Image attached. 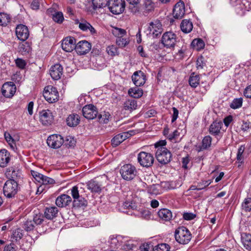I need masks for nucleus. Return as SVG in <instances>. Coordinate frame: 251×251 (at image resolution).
<instances>
[{"label": "nucleus", "instance_id": "nucleus-47", "mask_svg": "<svg viewBox=\"0 0 251 251\" xmlns=\"http://www.w3.org/2000/svg\"><path fill=\"white\" fill-rule=\"evenodd\" d=\"M242 208L246 211H251V198H247L242 203Z\"/></svg>", "mask_w": 251, "mask_h": 251}, {"label": "nucleus", "instance_id": "nucleus-53", "mask_svg": "<svg viewBox=\"0 0 251 251\" xmlns=\"http://www.w3.org/2000/svg\"><path fill=\"white\" fill-rule=\"evenodd\" d=\"M30 173L32 176L35 179V180L38 181V182L40 183L42 178V177H43V175L34 170H31Z\"/></svg>", "mask_w": 251, "mask_h": 251}, {"label": "nucleus", "instance_id": "nucleus-1", "mask_svg": "<svg viewBox=\"0 0 251 251\" xmlns=\"http://www.w3.org/2000/svg\"><path fill=\"white\" fill-rule=\"evenodd\" d=\"M175 237L176 241L181 244H188L192 238L190 231L185 226H180L176 229Z\"/></svg>", "mask_w": 251, "mask_h": 251}, {"label": "nucleus", "instance_id": "nucleus-5", "mask_svg": "<svg viewBox=\"0 0 251 251\" xmlns=\"http://www.w3.org/2000/svg\"><path fill=\"white\" fill-rule=\"evenodd\" d=\"M155 156L157 161L163 165L169 163L172 158L171 152L166 148H160L157 149Z\"/></svg>", "mask_w": 251, "mask_h": 251}, {"label": "nucleus", "instance_id": "nucleus-42", "mask_svg": "<svg viewBox=\"0 0 251 251\" xmlns=\"http://www.w3.org/2000/svg\"><path fill=\"white\" fill-rule=\"evenodd\" d=\"M74 205L77 207H82L87 205V201L82 196H80L77 199L73 201Z\"/></svg>", "mask_w": 251, "mask_h": 251}, {"label": "nucleus", "instance_id": "nucleus-14", "mask_svg": "<svg viewBox=\"0 0 251 251\" xmlns=\"http://www.w3.org/2000/svg\"><path fill=\"white\" fill-rule=\"evenodd\" d=\"M15 32L18 39L25 41L28 38L29 32L27 27L23 24L17 25Z\"/></svg>", "mask_w": 251, "mask_h": 251}, {"label": "nucleus", "instance_id": "nucleus-22", "mask_svg": "<svg viewBox=\"0 0 251 251\" xmlns=\"http://www.w3.org/2000/svg\"><path fill=\"white\" fill-rule=\"evenodd\" d=\"M72 202L71 197L66 194L58 196L55 201L56 205L59 207H65Z\"/></svg>", "mask_w": 251, "mask_h": 251}, {"label": "nucleus", "instance_id": "nucleus-44", "mask_svg": "<svg viewBox=\"0 0 251 251\" xmlns=\"http://www.w3.org/2000/svg\"><path fill=\"white\" fill-rule=\"evenodd\" d=\"M53 20L58 24H61L64 21L63 14L61 12H55L52 14Z\"/></svg>", "mask_w": 251, "mask_h": 251}, {"label": "nucleus", "instance_id": "nucleus-6", "mask_svg": "<svg viewBox=\"0 0 251 251\" xmlns=\"http://www.w3.org/2000/svg\"><path fill=\"white\" fill-rule=\"evenodd\" d=\"M137 160L141 166L146 168L151 167L154 160L152 154L145 151H141L138 153Z\"/></svg>", "mask_w": 251, "mask_h": 251}, {"label": "nucleus", "instance_id": "nucleus-30", "mask_svg": "<svg viewBox=\"0 0 251 251\" xmlns=\"http://www.w3.org/2000/svg\"><path fill=\"white\" fill-rule=\"evenodd\" d=\"M122 238L120 235H111L109 242L112 248H118L122 244Z\"/></svg>", "mask_w": 251, "mask_h": 251}, {"label": "nucleus", "instance_id": "nucleus-39", "mask_svg": "<svg viewBox=\"0 0 251 251\" xmlns=\"http://www.w3.org/2000/svg\"><path fill=\"white\" fill-rule=\"evenodd\" d=\"M10 21L9 15L5 13H0V25L6 26Z\"/></svg>", "mask_w": 251, "mask_h": 251}, {"label": "nucleus", "instance_id": "nucleus-12", "mask_svg": "<svg viewBox=\"0 0 251 251\" xmlns=\"http://www.w3.org/2000/svg\"><path fill=\"white\" fill-rule=\"evenodd\" d=\"M16 91V87L12 82L4 83L1 88L2 94L6 98L12 97Z\"/></svg>", "mask_w": 251, "mask_h": 251}, {"label": "nucleus", "instance_id": "nucleus-43", "mask_svg": "<svg viewBox=\"0 0 251 251\" xmlns=\"http://www.w3.org/2000/svg\"><path fill=\"white\" fill-rule=\"evenodd\" d=\"M243 103V99L241 98L234 99L230 104V107L234 109L241 107Z\"/></svg>", "mask_w": 251, "mask_h": 251}, {"label": "nucleus", "instance_id": "nucleus-31", "mask_svg": "<svg viewBox=\"0 0 251 251\" xmlns=\"http://www.w3.org/2000/svg\"><path fill=\"white\" fill-rule=\"evenodd\" d=\"M193 27V24L189 20L184 19L182 21L180 28L183 32L188 33L192 30Z\"/></svg>", "mask_w": 251, "mask_h": 251}, {"label": "nucleus", "instance_id": "nucleus-18", "mask_svg": "<svg viewBox=\"0 0 251 251\" xmlns=\"http://www.w3.org/2000/svg\"><path fill=\"white\" fill-rule=\"evenodd\" d=\"M75 40L74 37H67L63 40L62 48L66 52H71L75 49Z\"/></svg>", "mask_w": 251, "mask_h": 251}, {"label": "nucleus", "instance_id": "nucleus-59", "mask_svg": "<svg viewBox=\"0 0 251 251\" xmlns=\"http://www.w3.org/2000/svg\"><path fill=\"white\" fill-rule=\"evenodd\" d=\"M251 128V123L248 121H243L241 129L243 131H247Z\"/></svg>", "mask_w": 251, "mask_h": 251}, {"label": "nucleus", "instance_id": "nucleus-50", "mask_svg": "<svg viewBox=\"0 0 251 251\" xmlns=\"http://www.w3.org/2000/svg\"><path fill=\"white\" fill-rule=\"evenodd\" d=\"M128 9L129 11L133 14L139 13V7L138 6V3H129Z\"/></svg>", "mask_w": 251, "mask_h": 251}, {"label": "nucleus", "instance_id": "nucleus-57", "mask_svg": "<svg viewBox=\"0 0 251 251\" xmlns=\"http://www.w3.org/2000/svg\"><path fill=\"white\" fill-rule=\"evenodd\" d=\"M245 150V147L244 146H240L238 150L237 154V159L239 161H242L243 160V153Z\"/></svg>", "mask_w": 251, "mask_h": 251}, {"label": "nucleus", "instance_id": "nucleus-29", "mask_svg": "<svg viewBox=\"0 0 251 251\" xmlns=\"http://www.w3.org/2000/svg\"><path fill=\"white\" fill-rule=\"evenodd\" d=\"M79 122L80 118L77 114H70L66 119L67 125L70 127L76 126Z\"/></svg>", "mask_w": 251, "mask_h": 251}, {"label": "nucleus", "instance_id": "nucleus-64", "mask_svg": "<svg viewBox=\"0 0 251 251\" xmlns=\"http://www.w3.org/2000/svg\"><path fill=\"white\" fill-rule=\"evenodd\" d=\"M244 95L248 98H251V85L247 86L244 90Z\"/></svg>", "mask_w": 251, "mask_h": 251}, {"label": "nucleus", "instance_id": "nucleus-54", "mask_svg": "<svg viewBox=\"0 0 251 251\" xmlns=\"http://www.w3.org/2000/svg\"><path fill=\"white\" fill-rule=\"evenodd\" d=\"M79 185L75 186L71 189V195L74 199V200L77 199L79 196V191H78Z\"/></svg>", "mask_w": 251, "mask_h": 251}, {"label": "nucleus", "instance_id": "nucleus-8", "mask_svg": "<svg viewBox=\"0 0 251 251\" xmlns=\"http://www.w3.org/2000/svg\"><path fill=\"white\" fill-rule=\"evenodd\" d=\"M43 96L50 103H53L58 100L59 97L58 91L55 87L48 86L44 89Z\"/></svg>", "mask_w": 251, "mask_h": 251}, {"label": "nucleus", "instance_id": "nucleus-45", "mask_svg": "<svg viewBox=\"0 0 251 251\" xmlns=\"http://www.w3.org/2000/svg\"><path fill=\"white\" fill-rule=\"evenodd\" d=\"M20 51L22 53H29L31 50L30 44L27 42H25L19 45Z\"/></svg>", "mask_w": 251, "mask_h": 251}, {"label": "nucleus", "instance_id": "nucleus-61", "mask_svg": "<svg viewBox=\"0 0 251 251\" xmlns=\"http://www.w3.org/2000/svg\"><path fill=\"white\" fill-rule=\"evenodd\" d=\"M169 245L166 244H161L158 245L156 248L157 251H168Z\"/></svg>", "mask_w": 251, "mask_h": 251}, {"label": "nucleus", "instance_id": "nucleus-52", "mask_svg": "<svg viewBox=\"0 0 251 251\" xmlns=\"http://www.w3.org/2000/svg\"><path fill=\"white\" fill-rule=\"evenodd\" d=\"M34 225L33 220H27L24 224V228L26 231H30L34 228Z\"/></svg>", "mask_w": 251, "mask_h": 251}, {"label": "nucleus", "instance_id": "nucleus-48", "mask_svg": "<svg viewBox=\"0 0 251 251\" xmlns=\"http://www.w3.org/2000/svg\"><path fill=\"white\" fill-rule=\"evenodd\" d=\"M112 33L115 36L119 38L122 37L124 35H125L126 33V31L123 29L116 27L114 28L112 30Z\"/></svg>", "mask_w": 251, "mask_h": 251}, {"label": "nucleus", "instance_id": "nucleus-15", "mask_svg": "<svg viewBox=\"0 0 251 251\" xmlns=\"http://www.w3.org/2000/svg\"><path fill=\"white\" fill-rule=\"evenodd\" d=\"M75 23L76 25H78L79 28L82 31L88 32L89 31L92 35H95L97 34V31L91 25L84 19H81L79 21L76 19L75 21Z\"/></svg>", "mask_w": 251, "mask_h": 251}, {"label": "nucleus", "instance_id": "nucleus-56", "mask_svg": "<svg viewBox=\"0 0 251 251\" xmlns=\"http://www.w3.org/2000/svg\"><path fill=\"white\" fill-rule=\"evenodd\" d=\"M197 68L198 69H202L205 66V63L204 61V58L202 56L199 57L196 62Z\"/></svg>", "mask_w": 251, "mask_h": 251}, {"label": "nucleus", "instance_id": "nucleus-7", "mask_svg": "<svg viewBox=\"0 0 251 251\" xmlns=\"http://www.w3.org/2000/svg\"><path fill=\"white\" fill-rule=\"evenodd\" d=\"M107 6L111 13L118 15L124 12L125 1L124 0H109Z\"/></svg>", "mask_w": 251, "mask_h": 251}, {"label": "nucleus", "instance_id": "nucleus-41", "mask_svg": "<svg viewBox=\"0 0 251 251\" xmlns=\"http://www.w3.org/2000/svg\"><path fill=\"white\" fill-rule=\"evenodd\" d=\"M109 0H92L94 8H100L105 7L108 4Z\"/></svg>", "mask_w": 251, "mask_h": 251}, {"label": "nucleus", "instance_id": "nucleus-34", "mask_svg": "<svg viewBox=\"0 0 251 251\" xmlns=\"http://www.w3.org/2000/svg\"><path fill=\"white\" fill-rule=\"evenodd\" d=\"M137 106L136 101L132 99H128L124 103V108L126 110L132 111Z\"/></svg>", "mask_w": 251, "mask_h": 251}, {"label": "nucleus", "instance_id": "nucleus-28", "mask_svg": "<svg viewBox=\"0 0 251 251\" xmlns=\"http://www.w3.org/2000/svg\"><path fill=\"white\" fill-rule=\"evenodd\" d=\"M223 123L221 122H214L209 127V133L214 136L218 135L220 132Z\"/></svg>", "mask_w": 251, "mask_h": 251}, {"label": "nucleus", "instance_id": "nucleus-27", "mask_svg": "<svg viewBox=\"0 0 251 251\" xmlns=\"http://www.w3.org/2000/svg\"><path fill=\"white\" fill-rule=\"evenodd\" d=\"M58 212L57 208L55 206L47 207L44 212V216L48 220H52L57 216Z\"/></svg>", "mask_w": 251, "mask_h": 251}, {"label": "nucleus", "instance_id": "nucleus-46", "mask_svg": "<svg viewBox=\"0 0 251 251\" xmlns=\"http://www.w3.org/2000/svg\"><path fill=\"white\" fill-rule=\"evenodd\" d=\"M65 145L68 148L74 147L75 145L76 141L74 138L71 136H66L65 140H64Z\"/></svg>", "mask_w": 251, "mask_h": 251}, {"label": "nucleus", "instance_id": "nucleus-58", "mask_svg": "<svg viewBox=\"0 0 251 251\" xmlns=\"http://www.w3.org/2000/svg\"><path fill=\"white\" fill-rule=\"evenodd\" d=\"M116 43L120 47H124L127 44L128 42L126 39L119 37L117 39Z\"/></svg>", "mask_w": 251, "mask_h": 251}, {"label": "nucleus", "instance_id": "nucleus-55", "mask_svg": "<svg viewBox=\"0 0 251 251\" xmlns=\"http://www.w3.org/2000/svg\"><path fill=\"white\" fill-rule=\"evenodd\" d=\"M44 221V217L42 214L36 215L34 216L33 221L34 225H38L42 223Z\"/></svg>", "mask_w": 251, "mask_h": 251}, {"label": "nucleus", "instance_id": "nucleus-51", "mask_svg": "<svg viewBox=\"0 0 251 251\" xmlns=\"http://www.w3.org/2000/svg\"><path fill=\"white\" fill-rule=\"evenodd\" d=\"M40 183L44 185L52 184L55 183V180L50 177L43 175Z\"/></svg>", "mask_w": 251, "mask_h": 251}, {"label": "nucleus", "instance_id": "nucleus-26", "mask_svg": "<svg viewBox=\"0 0 251 251\" xmlns=\"http://www.w3.org/2000/svg\"><path fill=\"white\" fill-rule=\"evenodd\" d=\"M157 214L159 218L163 221H170L172 218V212L166 208L160 209Z\"/></svg>", "mask_w": 251, "mask_h": 251}, {"label": "nucleus", "instance_id": "nucleus-36", "mask_svg": "<svg viewBox=\"0 0 251 251\" xmlns=\"http://www.w3.org/2000/svg\"><path fill=\"white\" fill-rule=\"evenodd\" d=\"M191 45L197 50H200L204 48L205 44L201 39L198 38L193 40Z\"/></svg>", "mask_w": 251, "mask_h": 251}, {"label": "nucleus", "instance_id": "nucleus-11", "mask_svg": "<svg viewBox=\"0 0 251 251\" xmlns=\"http://www.w3.org/2000/svg\"><path fill=\"white\" fill-rule=\"evenodd\" d=\"M83 116L89 120H93L97 117L98 112L97 107L93 104H88L82 108Z\"/></svg>", "mask_w": 251, "mask_h": 251}, {"label": "nucleus", "instance_id": "nucleus-40", "mask_svg": "<svg viewBox=\"0 0 251 251\" xmlns=\"http://www.w3.org/2000/svg\"><path fill=\"white\" fill-rule=\"evenodd\" d=\"M111 115L109 112H104L103 113L98 115V118L99 122L103 124H107L109 121Z\"/></svg>", "mask_w": 251, "mask_h": 251}, {"label": "nucleus", "instance_id": "nucleus-3", "mask_svg": "<svg viewBox=\"0 0 251 251\" xmlns=\"http://www.w3.org/2000/svg\"><path fill=\"white\" fill-rule=\"evenodd\" d=\"M120 173L124 179L130 180L136 176L137 170L134 166L130 164H126L121 167Z\"/></svg>", "mask_w": 251, "mask_h": 251}, {"label": "nucleus", "instance_id": "nucleus-19", "mask_svg": "<svg viewBox=\"0 0 251 251\" xmlns=\"http://www.w3.org/2000/svg\"><path fill=\"white\" fill-rule=\"evenodd\" d=\"M185 12V4L183 1L177 2L173 9V16L176 19H181Z\"/></svg>", "mask_w": 251, "mask_h": 251}, {"label": "nucleus", "instance_id": "nucleus-20", "mask_svg": "<svg viewBox=\"0 0 251 251\" xmlns=\"http://www.w3.org/2000/svg\"><path fill=\"white\" fill-rule=\"evenodd\" d=\"M132 80L136 86H140L145 84L146 75L141 71L135 72L132 76Z\"/></svg>", "mask_w": 251, "mask_h": 251}, {"label": "nucleus", "instance_id": "nucleus-63", "mask_svg": "<svg viewBox=\"0 0 251 251\" xmlns=\"http://www.w3.org/2000/svg\"><path fill=\"white\" fill-rule=\"evenodd\" d=\"M16 65L21 69H24L25 66V61L20 58H18L15 60Z\"/></svg>", "mask_w": 251, "mask_h": 251}, {"label": "nucleus", "instance_id": "nucleus-9", "mask_svg": "<svg viewBox=\"0 0 251 251\" xmlns=\"http://www.w3.org/2000/svg\"><path fill=\"white\" fill-rule=\"evenodd\" d=\"M47 143L50 147L53 149H58L64 143V139L60 135L53 134L48 137Z\"/></svg>", "mask_w": 251, "mask_h": 251}, {"label": "nucleus", "instance_id": "nucleus-35", "mask_svg": "<svg viewBox=\"0 0 251 251\" xmlns=\"http://www.w3.org/2000/svg\"><path fill=\"white\" fill-rule=\"evenodd\" d=\"M128 93L130 96L134 98H140L143 94V90L138 88V86L131 88L128 91Z\"/></svg>", "mask_w": 251, "mask_h": 251}, {"label": "nucleus", "instance_id": "nucleus-62", "mask_svg": "<svg viewBox=\"0 0 251 251\" xmlns=\"http://www.w3.org/2000/svg\"><path fill=\"white\" fill-rule=\"evenodd\" d=\"M134 247V245L130 241L126 242L123 246L122 249L126 251L132 250Z\"/></svg>", "mask_w": 251, "mask_h": 251}, {"label": "nucleus", "instance_id": "nucleus-33", "mask_svg": "<svg viewBox=\"0 0 251 251\" xmlns=\"http://www.w3.org/2000/svg\"><path fill=\"white\" fill-rule=\"evenodd\" d=\"M241 240L244 247L247 250H251V235L243 233L242 234Z\"/></svg>", "mask_w": 251, "mask_h": 251}, {"label": "nucleus", "instance_id": "nucleus-13", "mask_svg": "<svg viewBox=\"0 0 251 251\" xmlns=\"http://www.w3.org/2000/svg\"><path fill=\"white\" fill-rule=\"evenodd\" d=\"M134 134V131L130 130L127 132H124L118 134L115 136L111 140V144L114 147H116L120 145L126 139L129 138Z\"/></svg>", "mask_w": 251, "mask_h": 251}, {"label": "nucleus", "instance_id": "nucleus-21", "mask_svg": "<svg viewBox=\"0 0 251 251\" xmlns=\"http://www.w3.org/2000/svg\"><path fill=\"white\" fill-rule=\"evenodd\" d=\"M51 77L54 80H58L63 74V68L59 64H55L50 70Z\"/></svg>", "mask_w": 251, "mask_h": 251}, {"label": "nucleus", "instance_id": "nucleus-2", "mask_svg": "<svg viewBox=\"0 0 251 251\" xmlns=\"http://www.w3.org/2000/svg\"><path fill=\"white\" fill-rule=\"evenodd\" d=\"M163 29L161 23L159 20H155L149 24L147 29V34L152 38H156L162 33Z\"/></svg>", "mask_w": 251, "mask_h": 251}, {"label": "nucleus", "instance_id": "nucleus-17", "mask_svg": "<svg viewBox=\"0 0 251 251\" xmlns=\"http://www.w3.org/2000/svg\"><path fill=\"white\" fill-rule=\"evenodd\" d=\"M91 49V44L85 40L79 41L75 47V51L80 55L86 54Z\"/></svg>", "mask_w": 251, "mask_h": 251}, {"label": "nucleus", "instance_id": "nucleus-38", "mask_svg": "<svg viewBox=\"0 0 251 251\" xmlns=\"http://www.w3.org/2000/svg\"><path fill=\"white\" fill-rule=\"evenodd\" d=\"M212 138L208 135L205 136L202 141V145L200 147L199 151H201L204 150H206L209 148L211 145Z\"/></svg>", "mask_w": 251, "mask_h": 251}, {"label": "nucleus", "instance_id": "nucleus-24", "mask_svg": "<svg viewBox=\"0 0 251 251\" xmlns=\"http://www.w3.org/2000/svg\"><path fill=\"white\" fill-rule=\"evenodd\" d=\"M10 153L6 150L0 151V167H5L9 163L10 157Z\"/></svg>", "mask_w": 251, "mask_h": 251}, {"label": "nucleus", "instance_id": "nucleus-25", "mask_svg": "<svg viewBox=\"0 0 251 251\" xmlns=\"http://www.w3.org/2000/svg\"><path fill=\"white\" fill-rule=\"evenodd\" d=\"M6 176L11 178L10 179H17L21 177L22 174L21 171L13 167L8 168L7 169Z\"/></svg>", "mask_w": 251, "mask_h": 251}, {"label": "nucleus", "instance_id": "nucleus-4", "mask_svg": "<svg viewBox=\"0 0 251 251\" xmlns=\"http://www.w3.org/2000/svg\"><path fill=\"white\" fill-rule=\"evenodd\" d=\"M18 187V183L16 180L9 179L5 182L3 186V194L7 198H12L17 194Z\"/></svg>", "mask_w": 251, "mask_h": 251}, {"label": "nucleus", "instance_id": "nucleus-32", "mask_svg": "<svg viewBox=\"0 0 251 251\" xmlns=\"http://www.w3.org/2000/svg\"><path fill=\"white\" fill-rule=\"evenodd\" d=\"M143 14L147 15L154 9V3L151 0H144L143 3Z\"/></svg>", "mask_w": 251, "mask_h": 251}, {"label": "nucleus", "instance_id": "nucleus-37", "mask_svg": "<svg viewBox=\"0 0 251 251\" xmlns=\"http://www.w3.org/2000/svg\"><path fill=\"white\" fill-rule=\"evenodd\" d=\"M200 76L196 75L195 73H193L189 79V83L190 85L193 88H196L199 84Z\"/></svg>", "mask_w": 251, "mask_h": 251}, {"label": "nucleus", "instance_id": "nucleus-60", "mask_svg": "<svg viewBox=\"0 0 251 251\" xmlns=\"http://www.w3.org/2000/svg\"><path fill=\"white\" fill-rule=\"evenodd\" d=\"M106 51L111 56H114L117 53V49L114 46H108L106 48Z\"/></svg>", "mask_w": 251, "mask_h": 251}, {"label": "nucleus", "instance_id": "nucleus-23", "mask_svg": "<svg viewBox=\"0 0 251 251\" xmlns=\"http://www.w3.org/2000/svg\"><path fill=\"white\" fill-rule=\"evenodd\" d=\"M87 186L92 193H99L101 190L102 184L95 179H92L87 183Z\"/></svg>", "mask_w": 251, "mask_h": 251}, {"label": "nucleus", "instance_id": "nucleus-10", "mask_svg": "<svg viewBox=\"0 0 251 251\" xmlns=\"http://www.w3.org/2000/svg\"><path fill=\"white\" fill-rule=\"evenodd\" d=\"M161 42L167 48L174 47L176 43V35L172 32H166L162 37Z\"/></svg>", "mask_w": 251, "mask_h": 251}, {"label": "nucleus", "instance_id": "nucleus-49", "mask_svg": "<svg viewBox=\"0 0 251 251\" xmlns=\"http://www.w3.org/2000/svg\"><path fill=\"white\" fill-rule=\"evenodd\" d=\"M23 237V234L21 232V230L19 228L13 231L11 238L13 240L18 241L21 239Z\"/></svg>", "mask_w": 251, "mask_h": 251}, {"label": "nucleus", "instance_id": "nucleus-16", "mask_svg": "<svg viewBox=\"0 0 251 251\" xmlns=\"http://www.w3.org/2000/svg\"><path fill=\"white\" fill-rule=\"evenodd\" d=\"M40 121L44 125H50L53 121V116L51 112L48 109L40 112Z\"/></svg>", "mask_w": 251, "mask_h": 251}]
</instances>
